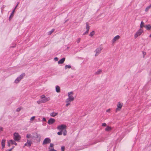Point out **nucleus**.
<instances>
[{
	"label": "nucleus",
	"instance_id": "nucleus-11",
	"mask_svg": "<svg viewBox=\"0 0 151 151\" xmlns=\"http://www.w3.org/2000/svg\"><path fill=\"white\" fill-rule=\"evenodd\" d=\"M120 38V36L119 35H117L115 36L112 39V42L113 43H114L115 41L119 39Z\"/></svg>",
	"mask_w": 151,
	"mask_h": 151
},
{
	"label": "nucleus",
	"instance_id": "nucleus-21",
	"mask_svg": "<svg viewBox=\"0 0 151 151\" xmlns=\"http://www.w3.org/2000/svg\"><path fill=\"white\" fill-rule=\"evenodd\" d=\"M103 140L102 139H97L96 140V141L93 144H95L97 142L102 141H103Z\"/></svg>",
	"mask_w": 151,
	"mask_h": 151
},
{
	"label": "nucleus",
	"instance_id": "nucleus-45",
	"mask_svg": "<svg viewBox=\"0 0 151 151\" xmlns=\"http://www.w3.org/2000/svg\"><path fill=\"white\" fill-rule=\"evenodd\" d=\"M42 120L44 121H46V119L45 117H43Z\"/></svg>",
	"mask_w": 151,
	"mask_h": 151
},
{
	"label": "nucleus",
	"instance_id": "nucleus-32",
	"mask_svg": "<svg viewBox=\"0 0 151 151\" xmlns=\"http://www.w3.org/2000/svg\"><path fill=\"white\" fill-rule=\"evenodd\" d=\"M67 100H66V106H68V105H69L70 104V101H67Z\"/></svg>",
	"mask_w": 151,
	"mask_h": 151
},
{
	"label": "nucleus",
	"instance_id": "nucleus-37",
	"mask_svg": "<svg viewBox=\"0 0 151 151\" xmlns=\"http://www.w3.org/2000/svg\"><path fill=\"white\" fill-rule=\"evenodd\" d=\"M142 54H143V58H144L146 54V53L145 52H142Z\"/></svg>",
	"mask_w": 151,
	"mask_h": 151
},
{
	"label": "nucleus",
	"instance_id": "nucleus-48",
	"mask_svg": "<svg viewBox=\"0 0 151 151\" xmlns=\"http://www.w3.org/2000/svg\"><path fill=\"white\" fill-rule=\"evenodd\" d=\"M14 146L12 148H11L10 149H9L8 151H11V150H12V149H13V148H14Z\"/></svg>",
	"mask_w": 151,
	"mask_h": 151
},
{
	"label": "nucleus",
	"instance_id": "nucleus-24",
	"mask_svg": "<svg viewBox=\"0 0 151 151\" xmlns=\"http://www.w3.org/2000/svg\"><path fill=\"white\" fill-rule=\"evenodd\" d=\"M27 143L28 146L30 147L31 145L32 144V142L29 141V140H27Z\"/></svg>",
	"mask_w": 151,
	"mask_h": 151
},
{
	"label": "nucleus",
	"instance_id": "nucleus-12",
	"mask_svg": "<svg viewBox=\"0 0 151 151\" xmlns=\"http://www.w3.org/2000/svg\"><path fill=\"white\" fill-rule=\"evenodd\" d=\"M65 58H63L61 59L58 62V64H63L64 62L65 61Z\"/></svg>",
	"mask_w": 151,
	"mask_h": 151
},
{
	"label": "nucleus",
	"instance_id": "nucleus-9",
	"mask_svg": "<svg viewBox=\"0 0 151 151\" xmlns=\"http://www.w3.org/2000/svg\"><path fill=\"white\" fill-rule=\"evenodd\" d=\"M123 106V104L120 102H119L117 104V108L116 109V112L120 111Z\"/></svg>",
	"mask_w": 151,
	"mask_h": 151
},
{
	"label": "nucleus",
	"instance_id": "nucleus-43",
	"mask_svg": "<svg viewBox=\"0 0 151 151\" xmlns=\"http://www.w3.org/2000/svg\"><path fill=\"white\" fill-rule=\"evenodd\" d=\"M88 30H87L83 34V35H85V34H86L88 33Z\"/></svg>",
	"mask_w": 151,
	"mask_h": 151
},
{
	"label": "nucleus",
	"instance_id": "nucleus-39",
	"mask_svg": "<svg viewBox=\"0 0 151 151\" xmlns=\"http://www.w3.org/2000/svg\"><path fill=\"white\" fill-rule=\"evenodd\" d=\"M61 149L62 151H64L65 147L64 146H62Z\"/></svg>",
	"mask_w": 151,
	"mask_h": 151
},
{
	"label": "nucleus",
	"instance_id": "nucleus-10",
	"mask_svg": "<svg viewBox=\"0 0 151 151\" xmlns=\"http://www.w3.org/2000/svg\"><path fill=\"white\" fill-rule=\"evenodd\" d=\"M55 122V120L53 118H50L48 120L47 123L49 124H53Z\"/></svg>",
	"mask_w": 151,
	"mask_h": 151
},
{
	"label": "nucleus",
	"instance_id": "nucleus-6",
	"mask_svg": "<svg viewBox=\"0 0 151 151\" xmlns=\"http://www.w3.org/2000/svg\"><path fill=\"white\" fill-rule=\"evenodd\" d=\"M14 139L15 141H19L21 139V136L18 133L15 132L14 134Z\"/></svg>",
	"mask_w": 151,
	"mask_h": 151
},
{
	"label": "nucleus",
	"instance_id": "nucleus-17",
	"mask_svg": "<svg viewBox=\"0 0 151 151\" xmlns=\"http://www.w3.org/2000/svg\"><path fill=\"white\" fill-rule=\"evenodd\" d=\"M144 27H145L147 30H149L151 29V26L150 24L146 25Z\"/></svg>",
	"mask_w": 151,
	"mask_h": 151
},
{
	"label": "nucleus",
	"instance_id": "nucleus-22",
	"mask_svg": "<svg viewBox=\"0 0 151 151\" xmlns=\"http://www.w3.org/2000/svg\"><path fill=\"white\" fill-rule=\"evenodd\" d=\"M105 130L107 131H109L111 129V128L109 126L107 127L105 129Z\"/></svg>",
	"mask_w": 151,
	"mask_h": 151
},
{
	"label": "nucleus",
	"instance_id": "nucleus-16",
	"mask_svg": "<svg viewBox=\"0 0 151 151\" xmlns=\"http://www.w3.org/2000/svg\"><path fill=\"white\" fill-rule=\"evenodd\" d=\"M58 114L57 113L52 112L50 113V115L53 117H54Z\"/></svg>",
	"mask_w": 151,
	"mask_h": 151
},
{
	"label": "nucleus",
	"instance_id": "nucleus-31",
	"mask_svg": "<svg viewBox=\"0 0 151 151\" xmlns=\"http://www.w3.org/2000/svg\"><path fill=\"white\" fill-rule=\"evenodd\" d=\"M95 34V32L94 31H92L90 33L89 35L91 37L93 36Z\"/></svg>",
	"mask_w": 151,
	"mask_h": 151
},
{
	"label": "nucleus",
	"instance_id": "nucleus-4",
	"mask_svg": "<svg viewBox=\"0 0 151 151\" xmlns=\"http://www.w3.org/2000/svg\"><path fill=\"white\" fill-rule=\"evenodd\" d=\"M40 98L42 100V102L45 103L47 101H49L50 100V97H46L44 95H42L40 96Z\"/></svg>",
	"mask_w": 151,
	"mask_h": 151
},
{
	"label": "nucleus",
	"instance_id": "nucleus-29",
	"mask_svg": "<svg viewBox=\"0 0 151 151\" xmlns=\"http://www.w3.org/2000/svg\"><path fill=\"white\" fill-rule=\"evenodd\" d=\"M35 116H33L30 119V122H32L34 120L35 118Z\"/></svg>",
	"mask_w": 151,
	"mask_h": 151
},
{
	"label": "nucleus",
	"instance_id": "nucleus-42",
	"mask_svg": "<svg viewBox=\"0 0 151 151\" xmlns=\"http://www.w3.org/2000/svg\"><path fill=\"white\" fill-rule=\"evenodd\" d=\"M106 123H103L102 124V126H106Z\"/></svg>",
	"mask_w": 151,
	"mask_h": 151
},
{
	"label": "nucleus",
	"instance_id": "nucleus-34",
	"mask_svg": "<svg viewBox=\"0 0 151 151\" xmlns=\"http://www.w3.org/2000/svg\"><path fill=\"white\" fill-rule=\"evenodd\" d=\"M62 132H62V131H60L57 133V134L59 135H61L62 134Z\"/></svg>",
	"mask_w": 151,
	"mask_h": 151
},
{
	"label": "nucleus",
	"instance_id": "nucleus-7",
	"mask_svg": "<svg viewBox=\"0 0 151 151\" xmlns=\"http://www.w3.org/2000/svg\"><path fill=\"white\" fill-rule=\"evenodd\" d=\"M143 32V29L140 28L134 35V37L135 38H136L137 37L141 35Z\"/></svg>",
	"mask_w": 151,
	"mask_h": 151
},
{
	"label": "nucleus",
	"instance_id": "nucleus-13",
	"mask_svg": "<svg viewBox=\"0 0 151 151\" xmlns=\"http://www.w3.org/2000/svg\"><path fill=\"white\" fill-rule=\"evenodd\" d=\"M6 142V140L4 139H3L2 140L1 142V144L2 147V148H3L5 146V143Z\"/></svg>",
	"mask_w": 151,
	"mask_h": 151
},
{
	"label": "nucleus",
	"instance_id": "nucleus-49",
	"mask_svg": "<svg viewBox=\"0 0 151 151\" xmlns=\"http://www.w3.org/2000/svg\"><path fill=\"white\" fill-rule=\"evenodd\" d=\"M24 146H28L27 142L24 144Z\"/></svg>",
	"mask_w": 151,
	"mask_h": 151
},
{
	"label": "nucleus",
	"instance_id": "nucleus-2",
	"mask_svg": "<svg viewBox=\"0 0 151 151\" xmlns=\"http://www.w3.org/2000/svg\"><path fill=\"white\" fill-rule=\"evenodd\" d=\"M68 98L66 99L68 101H72L74 100V98L73 96V92L71 91L68 93Z\"/></svg>",
	"mask_w": 151,
	"mask_h": 151
},
{
	"label": "nucleus",
	"instance_id": "nucleus-14",
	"mask_svg": "<svg viewBox=\"0 0 151 151\" xmlns=\"http://www.w3.org/2000/svg\"><path fill=\"white\" fill-rule=\"evenodd\" d=\"M56 91L57 93L60 92V88L58 86H56L55 87Z\"/></svg>",
	"mask_w": 151,
	"mask_h": 151
},
{
	"label": "nucleus",
	"instance_id": "nucleus-40",
	"mask_svg": "<svg viewBox=\"0 0 151 151\" xmlns=\"http://www.w3.org/2000/svg\"><path fill=\"white\" fill-rule=\"evenodd\" d=\"M114 148L111 147L110 149L108 150L107 151H113Z\"/></svg>",
	"mask_w": 151,
	"mask_h": 151
},
{
	"label": "nucleus",
	"instance_id": "nucleus-52",
	"mask_svg": "<svg viewBox=\"0 0 151 151\" xmlns=\"http://www.w3.org/2000/svg\"><path fill=\"white\" fill-rule=\"evenodd\" d=\"M69 48V47H67V49H68Z\"/></svg>",
	"mask_w": 151,
	"mask_h": 151
},
{
	"label": "nucleus",
	"instance_id": "nucleus-20",
	"mask_svg": "<svg viewBox=\"0 0 151 151\" xmlns=\"http://www.w3.org/2000/svg\"><path fill=\"white\" fill-rule=\"evenodd\" d=\"M102 70L101 69H99L95 73L96 75H99L101 73Z\"/></svg>",
	"mask_w": 151,
	"mask_h": 151
},
{
	"label": "nucleus",
	"instance_id": "nucleus-18",
	"mask_svg": "<svg viewBox=\"0 0 151 151\" xmlns=\"http://www.w3.org/2000/svg\"><path fill=\"white\" fill-rule=\"evenodd\" d=\"M10 142L12 144L15 145H17V143L15 142L14 140L11 139L10 140Z\"/></svg>",
	"mask_w": 151,
	"mask_h": 151
},
{
	"label": "nucleus",
	"instance_id": "nucleus-38",
	"mask_svg": "<svg viewBox=\"0 0 151 151\" xmlns=\"http://www.w3.org/2000/svg\"><path fill=\"white\" fill-rule=\"evenodd\" d=\"M54 60L55 61H58V58L57 57H55L54 59Z\"/></svg>",
	"mask_w": 151,
	"mask_h": 151
},
{
	"label": "nucleus",
	"instance_id": "nucleus-25",
	"mask_svg": "<svg viewBox=\"0 0 151 151\" xmlns=\"http://www.w3.org/2000/svg\"><path fill=\"white\" fill-rule=\"evenodd\" d=\"M26 137L27 138H30L32 137V135L30 134H27Z\"/></svg>",
	"mask_w": 151,
	"mask_h": 151
},
{
	"label": "nucleus",
	"instance_id": "nucleus-3",
	"mask_svg": "<svg viewBox=\"0 0 151 151\" xmlns=\"http://www.w3.org/2000/svg\"><path fill=\"white\" fill-rule=\"evenodd\" d=\"M102 49L103 47H100L97 48L94 51L96 53L95 55V56H98L101 53Z\"/></svg>",
	"mask_w": 151,
	"mask_h": 151
},
{
	"label": "nucleus",
	"instance_id": "nucleus-47",
	"mask_svg": "<svg viewBox=\"0 0 151 151\" xmlns=\"http://www.w3.org/2000/svg\"><path fill=\"white\" fill-rule=\"evenodd\" d=\"M3 128L1 127H0V132L2 130Z\"/></svg>",
	"mask_w": 151,
	"mask_h": 151
},
{
	"label": "nucleus",
	"instance_id": "nucleus-46",
	"mask_svg": "<svg viewBox=\"0 0 151 151\" xmlns=\"http://www.w3.org/2000/svg\"><path fill=\"white\" fill-rule=\"evenodd\" d=\"M57 151L54 150V149H50V151Z\"/></svg>",
	"mask_w": 151,
	"mask_h": 151
},
{
	"label": "nucleus",
	"instance_id": "nucleus-1",
	"mask_svg": "<svg viewBox=\"0 0 151 151\" xmlns=\"http://www.w3.org/2000/svg\"><path fill=\"white\" fill-rule=\"evenodd\" d=\"M66 126L65 125L62 124L58 126L57 127L58 129L62 131L63 132V134L64 136H66L67 134V131L66 129Z\"/></svg>",
	"mask_w": 151,
	"mask_h": 151
},
{
	"label": "nucleus",
	"instance_id": "nucleus-35",
	"mask_svg": "<svg viewBox=\"0 0 151 151\" xmlns=\"http://www.w3.org/2000/svg\"><path fill=\"white\" fill-rule=\"evenodd\" d=\"M80 40H81V38H78L76 42L78 43L80 42Z\"/></svg>",
	"mask_w": 151,
	"mask_h": 151
},
{
	"label": "nucleus",
	"instance_id": "nucleus-8",
	"mask_svg": "<svg viewBox=\"0 0 151 151\" xmlns=\"http://www.w3.org/2000/svg\"><path fill=\"white\" fill-rule=\"evenodd\" d=\"M51 139L49 138H46L42 142L43 145H45L47 144L50 143L51 142Z\"/></svg>",
	"mask_w": 151,
	"mask_h": 151
},
{
	"label": "nucleus",
	"instance_id": "nucleus-23",
	"mask_svg": "<svg viewBox=\"0 0 151 151\" xmlns=\"http://www.w3.org/2000/svg\"><path fill=\"white\" fill-rule=\"evenodd\" d=\"M151 8V4H150V5L147 6L145 9V12H147L148 11V10L150 9V8Z\"/></svg>",
	"mask_w": 151,
	"mask_h": 151
},
{
	"label": "nucleus",
	"instance_id": "nucleus-51",
	"mask_svg": "<svg viewBox=\"0 0 151 151\" xmlns=\"http://www.w3.org/2000/svg\"><path fill=\"white\" fill-rule=\"evenodd\" d=\"M150 37H151V34H150Z\"/></svg>",
	"mask_w": 151,
	"mask_h": 151
},
{
	"label": "nucleus",
	"instance_id": "nucleus-30",
	"mask_svg": "<svg viewBox=\"0 0 151 151\" xmlns=\"http://www.w3.org/2000/svg\"><path fill=\"white\" fill-rule=\"evenodd\" d=\"M65 69H66L67 68H71V66L70 65H66L65 67Z\"/></svg>",
	"mask_w": 151,
	"mask_h": 151
},
{
	"label": "nucleus",
	"instance_id": "nucleus-26",
	"mask_svg": "<svg viewBox=\"0 0 151 151\" xmlns=\"http://www.w3.org/2000/svg\"><path fill=\"white\" fill-rule=\"evenodd\" d=\"M86 29L87 30L89 31V30L90 28V26H89L88 23L87 22L86 24Z\"/></svg>",
	"mask_w": 151,
	"mask_h": 151
},
{
	"label": "nucleus",
	"instance_id": "nucleus-50",
	"mask_svg": "<svg viewBox=\"0 0 151 151\" xmlns=\"http://www.w3.org/2000/svg\"><path fill=\"white\" fill-rule=\"evenodd\" d=\"M17 5H18V4L15 7V8H14V10H15V9L17 7Z\"/></svg>",
	"mask_w": 151,
	"mask_h": 151
},
{
	"label": "nucleus",
	"instance_id": "nucleus-33",
	"mask_svg": "<svg viewBox=\"0 0 151 151\" xmlns=\"http://www.w3.org/2000/svg\"><path fill=\"white\" fill-rule=\"evenodd\" d=\"M42 99H41V98L40 100H39L38 101H37V103L38 104H40L41 103H42Z\"/></svg>",
	"mask_w": 151,
	"mask_h": 151
},
{
	"label": "nucleus",
	"instance_id": "nucleus-27",
	"mask_svg": "<svg viewBox=\"0 0 151 151\" xmlns=\"http://www.w3.org/2000/svg\"><path fill=\"white\" fill-rule=\"evenodd\" d=\"M55 30V29H53L51 30L49 32H48V35H50Z\"/></svg>",
	"mask_w": 151,
	"mask_h": 151
},
{
	"label": "nucleus",
	"instance_id": "nucleus-41",
	"mask_svg": "<svg viewBox=\"0 0 151 151\" xmlns=\"http://www.w3.org/2000/svg\"><path fill=\"white\" fill-rule=\"evenodd\" d=\"M21 110V108H18L17 109L16 111H17L18 112V111H20Z\"/></svg>",
	"mask_w": 151,
	"mask_h": 151
},
{
	"label": "nucleus",
	"instance_id": "nucleus-53",
	"mask_svg": "<svg viewBox=\"0 0 151 151\" xmlns=\"http://www.w3.org/2000/svg\"><path fill=\"white\" fill-rule=\"evenodd\" d=\"M67 21V20H66L65 21V23Z\"/></svg>",
	"mask_w": 151,
	"mask_h": 151
},
{
	"label": "nucleus",
	"instance_id": "nucleus-5",
	"mask_svg": "<svg viewBox=\"0 0 151 151\" xmlns=\"http://www.w3.org/2000/svg\"><path fill=\"white\" fill-rule=\"evenodd\" d=\"M24 76V73L22 74L16 79L14 81V82L16 83H18L21 81V80L23 78Z\"/></svg>",
	"mask_w": 151,
	"mask_h": 151
},
{
	"label": "nucleus",
	"instance_id": "nucleus-36",
	"mask_svg": "<svg viewBox=\"0 0 151 151\" xmlns=\"http://www.w3.org/2000/svg\"><path fill=\"white\" fill-rule=\"evenodd\" d=\"M7 143H8V146L9 147L10 146V144H11V143L10 142V140L9 141H8Z\"/></svg>",
	"mask_w": 151,
	"mask_h": 151
},
{
	"label": "nucleus",
	"instance_id": "nucleus-44",
	"mask_svg": "<svg viewBox=\"0 0 151 151\" xmlns=\"http://www.w3.org/2000/svg\"><path fill=\"white\" fill-rule=\"evenodd\" d=\"M110 110H111L110 109H108L106 111L107 112H109L110 111Z\"/></svg>",
	"mask_w": 151,
	"mask_h": 151
},
{
	"label": "nucleus",
	"instance_id": "nucleus-19",
	"mask_svg": "<svg viewBox=\"0 0 151 151\" xmlns=\"http://www.w3.org/2000/svg\"><path fill=\"white\" fill-rule=\"evenodd\" d=\"M54 144L52 143H50V147L49 149V151H50L51 149H54L53 148Z\"/></svg>",
	"mask_w": 151,
	"mask_h": 151
},
{
	"label": "nucleus",
	"instance_id": "nucleus-28",
	"mask_svg": "<svg viewBox=\"0 0 151 151\" xmlns=\"http://www.w3.org/2000/svg\"><path fill=\"white\" fill-rule=\"evenodd\" d=\"M144 23L143 21H142L140 25V28L142 29L143 27H144L145 26L144 25Z\"/></svg>",
	"mask_w": 151,
	"mask_h": 151
},
{
	"label": "nucleus",
	"instance_id": "nucleus-15",
	"mask_svg": "<svg viewBox=\"0 0 151 151\" xmlns=\"http://www.w3.org/2000/svg\"><path fill=\"white\" fill-rule=\"evenodd\" d=\"M14 9L12 12V13H11V15H10L9 19V21H10L12 19V17L14 15Z\"/></svg>",
	"mask_w": 151,
	"mask_h": 151
}]
</instances>
